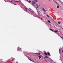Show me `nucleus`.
<instances>
[{
    "mask_svg": "<svg viewBox=\"0 0 63 63\" xmlns=\"http://www.w3.org/2000/svg\"><path fill=\"white\" fill-rule=\"evenodd\" d=\"M32 4L33 5H34L36 4V2H35V1H32Z\"/></svg>",
    "mask_w": 63,
    "mask_h": 63,
    "instance_id": "nucleus-1",
    "label": "nucleus"
},
{
    "mask_svg": "<svg viewBox=\"0 0 63 63\" xmlns=\"http://www.w3.org/2000/svg\"><path fill=\"white\" fill-rule=\"evenodd\" d=\"M17 50H18V51L21 50V48H20L19 47H18V48L17 49Z\"/></svg>",
    "mask_w": 63,
    "mask_h": 63,
    "instance_id": "nucleus-2",
    "label": "nucleus"
},
{
    "mask_svg": "<svg viewBox=\"0 0 63 63\" xmlns=\"http://www.w3.org/2000/svg\"><path fill=\"white\" fill-rule=\"evenodd\" d=\"M42 10H43V11L44 12H46V10L44 9V8H43V7H42Z\"/></svg>",
    "mask_w": 63,
    "mask_h": 63,
    "instance_id": "nucleus-3",
    "label": "nucleus"
},
{
    "mask_svg": "<svg viewBox=\"0 0 63 63\" xmlns=\"http://www.w3.org/2000/svg\"><path fill=\"white\" fill-rule=\"evenodd\" d=\"M38 56L39 57V59H41V58L42 57H41V55H40V56Z\"/></svg>",
    "mask_w": 63,
    "mask_h": 63,
    "instance_id": "nucleus-4",
    "label": "nucleus"
},
{
    "mask_svg": "<svg viewBox=\"0 0 63 63\" xmlns=\"http://www.w3.org/2000/svg\"><path fill=\"white\" fill-rule=\"evenodd\" d=\"M45 58H48V57L47 56H45L44 58V59H45Z\"/></svg>",
    "mask_w": 63,
    "mask_h": 63,
    "instance_id": "nucleus-5",
    "label": "nucleus"
},
{
    "mask_svg": "<svg viewBox=\"0 0 63 63\" xmlns=\"http://www.w3.org/2000/svg\"><path fill=\"white\" fill-rule=\"evenodd\" d=\"M44 54L45 55H46V56H47V53L46 52L44 53Z\"/></svg>",
    "mask_w": 63,
    "mask_h": 63,
    "instance_id": "nucleus-6",
    "label": "nucleus"
},
{
    "mask_svg": "<svg viewBox=\"0 0 63 63\" xmlns=\"http://www.w3.org/2000/svg\"><path fill=\"white\" fill-rule=\"evenodd\" d=\"M28 59H29V60H30V61H32V62H34V61H32V60L31 59L29 58H28Z\"/></svg>",
    "mask_w": 63,
    "mask_h": 63,
    "instance_id": "nucleus-7",
    "label": "nucleus"
},
{
    "mask_svg": "<svg viewBox=\"0 0 63 63\" xmlns=\"http://www.w3.org/2000/svg\"><path fill=\"white\" fill-rule=\"evenodd\" d=\"M47 54L49 56H50V53H49L48 52L47 53Z\"/></svg>",
    "mask_w": 63,
    "mask_h": 63,
    "instance_id": "nucleus-8",
    "label": "nucleus"
},
{
    "mask_svg": "<svg viewBox=\"0 0 63 63\" xmlns=\"http://www.w3.org/2000/svg\"><path fill=\"white\" fill-rule=\"evenodd\" d=\"M50 30H51V31H52V32H54V31H53V30L52 29H50Z\"/></svg>",
    "mask_w": 63,
    "mask_h": 63,
    "instance_id": "nucleus-9",
    "label": "nucleus"
},
{
    "mask_svg": "<svg viewBox=\"0 0 63 63\" xmlns=\"http://www.w3.org/2000/svg\"><path fill=\"white\" fill-rule=\"evenodd\" d=\"M37 54H38V55H40V54H41V53H37Z\"/></svg>",
    "mask_w": 63,
    "mask_h": 63,
    "instance_id": "nucleus-10",
    "label": "nucleus"
},
{
    "mask_svg": "<svg viewBox=\"0 0 63 63\" xmlns=\"http://www.w3.org/2000/svg\"><path fill=\"white\" fill-rule=\"evenodd\" d=\"M54 32H55V33H57V31H54Z\"/></svg>",
    "mask_w": 63,
    "mask_h": 63,
    "instance_id": "nucleus-11",
    "label": "nucleus"
},
{
    "mask_svg": "<svg viewBox=\"0 0 63 63\" xmlns=\"http://www.w3.org/2000/svg\"><path fill=\"white\" fill-rule=\"evenodd\" d=\"M57 8H59V6H57Z\"/></svg>",
    "mask_w": 63,
    "mask_h": 63,
    "instance_id": "nucleus-12",
    "label": "nucleus"
},
{
    "mask_svg": "<svg viewBox=\"0 0 63 63\" xmlns=\"http://www.w3.org/2000/svg\"><path fill=\"white\" fill-rule=\"evenodd\" d=\"M28 2L29 3H31V1H30V0Z\"/></svg>",
    "mask_w": 63,
    "mask_h": 63,
    "instance_id": "nucleus-13",
    "label": "nucleus"
},
{
    "mask_svg": "<svg viewBox=\"0 0 63 63\" xmlns=\"http://www.w3.org/2000/svg\"><path fill=\"white\" fill-rule=\"evenodd\" d=\"M34 1H35V2H38V0H35Z\"/></svg>",
    "mask_w": 63,
    "mask_h": 63,
    "instance_id": "nucleus-14",
    "label": "nucleus"
},
{
    "mask_svg": "<svg viewBox=\"0 0 63 63\" xmlns=\"http://www.w3.org/2000/svg\"><path fill=\"white\" fill-rule=\"evenodd\" d=\"M13 1V0H10V2H12Z\"/></svg>",
    "mask_w": 63,
    "mask_h": 63,
    "instance_id": "nucleus-15",
    "label": "nucleus"
},
{
    "mask_svg": "<svg viewBox=\"0 0 63 63\" xmlns=\"http://www.w3.org/2000/svg\"><path fill=\"white\" fill-rule=\"evenodd\" d=\"M15 2L18 3V2L19 1H15L14 2Z\"/></svg>",
    "mask_w": 63,
    "mask_h": 63,
    "instance_id": "nucleus-16",
    "label": "nucleus"
},
{
    "mask_svg": "<svg viewBox=\"0 0 63 63\" xmlns=\"http://www.w3.org/2000/svg\"><path fill=\"white\" fill-rule=\"evenodd\" d=\"M25 9L27 11V8L26 7V8H25Z\"/></svg>",
    "mask_w": 63,
    "mask_h": 63,
    "instance_id": "nucleus-17",
    "label": "nucleus"
},
{
    "mask_svg": "<svg viewBox=\"0 0 63 63\" xmlns=\"http://www.w3.org/2000/svg\"><path fill=\"white\" fill-rule=\"evenodd\" d=\"M48 22H49V23H50V21H49L48 20Z\"/></svg>",
    "mask_w": 63,
    "mask_h": 63,
    "instance_id": "nucleus-18",
    "label": "nucleus"
},
{
    "mask_svg": "<svg viewBox=\"0 0 63 63\" xmlns=\"http://www.w3.org/2000/svg\"><path fill=\"white\" fill-rule=\"evenodd\" d=\"M29 9H30V10H31V11H32V10L31 9V8H29Z\"/></svg>",
    "mask_w": 63,
    "mask_h": 63,
    "instance_id": "nucleus-19",
    "label": "nucleus"
},
{
    "mask_svg": "<svg viewBox=\"0 0 63 63\" xmlns=\"http://www.w3.org/2000/svg\"><path fill=\"white\" fill-rule=\"evenodd\" d=\"M39 7V6H38V5H37V8H38Z\"/></svg>",
    "mask_w": 63,
    "mask_h": 63,
    "instance_id": "nucleus-20",
    "label": "nucleus"
},
{
    "mask_svg": "<svg viewBox=\"0 0 63 63\" xmlns=\"http://www.w3.org/2000/svg\"><path fill=\"white\" fill-rule=\"evenodd\" d=\"M47 17H49V16H48V15H47Z\"/></svg>",
    "mask_w": 63,
    "mask_h": 63,
    "instance_id": "nucleus-21",
    "label": "nucleus"
},
{
    "mask_svg": "<svg viewBox=\"0 0 63 63\" xmlns=\"http://www.w3.org/2000/svg\"><path fill=\"white\" fill-rule=\"evenodd\" d=\"M60 23H61L60 22H58V23H59V24H60Z\"/></svg>",
    "mask_w": 63,
    "mask_h": 63,
    "instance_id": "nucleus-22",
    "label": "nucleus"
},
{
    "mask_svg": "<svg viewBox=\"0 0 63 63\" xmlns=\"http://www.w3.org/2000/svg\"><path fill=\"white\" fill-rule=\"evenodd\" d=\"M54 2H55L56 3V4H57V3L56 2V1H55L54 0Z\"/></svg>",
    "mask_w": 63,
    "mask_h": 63,
    "instance_id": "nucleus-23",
    "label": "nucleus"
},
{
    "mask_svg": "<svg viewBox=\"0 0 63 63\" xmlns=\"http://www.w3.org/2000/svg\"><path fill=\"white\" fill-rule=\"evenodd\" d=\"M61 47H60V49H59V51H60V49H61Z\"/></svg>",
    "mask_w": 63,
    "mask_h": 63,
    "instance_id": "nucleus-24",
    "label": "nucleus"
},
{
    "mask_svg": "<svg viewBox=\"0 0 63 63\" xmlns=\"http://www.w3.org/2000/svg\"><path fill=\"white\" fill-rule=\"evenodd\" d=\"M61 37V38H62V39H63V38L62 37Z\"/></svg>",
    "mask_w": 63,
    "mask_h": 63,
    "instance_id": "nucleus-25",
    "label": "nucleus"
},
{
    "mask_svg": "<svg viewBox=\"0 0 63 63\" xmlns=\"http://www.w3.org/2000/svg\"><path fill=\"white\" fill-rule=\"evenodd\" d=\"M62 52H63V50H62Z\"/></svg>",
    "mask_w": 63,
    "mask_h": 63,
    "instance_id": "nucleus-26",
    "label": "nucleus"
},
{
    "mask_svg": "<svg viewBox=\"0 0 63 63\" xmlns=\"http://www.w3.org/2000/svg\"><path fill=\"white\" fill-rule=\"evenodd\" d=\"M41 20H42V19H43V18H41Z\"/></svg>",
    "mask_w": 63,
    "mask_h": 63,
    "instance_id": "nucleus-27",
    "label": "nucleus"
},
{
    "mask_svg": "<svg viewBox=\"0 0 63 63\" xmlns=\"http://www.w3.org/2000/svg\"><path fill=\"white\" fill-rule=\"evenodd\" d=\"M16 63H18V62H16Z\"/></svg>",
    "mask_w": 63,
    "mask_h": 63,
    "instance_id": "nucleus-28",
    "label": "nucleus"
},
{
    "mask_svg": "<svg viewBox=\"0 0 63 63\" xmlns=\"http://www.w3.org/2000/svg\"><path fill=\"white\" fill-rule=\"evenodd\" d=\"M27 1H28V0H27Z\"/></svg>",
    "mask_w": 63,
    "mask_h": 63,
    "instance_id": "nucleus-29",
    "label": "nucleus"
},
{
    "mask_svg": "<svg viewBox=\"0 0 63 63\" xmlns=\"http://www.w3.org/2000/svg\"><path fill=\"white\" fill-rule=\"evenodd\" d=\"M46 62H47V60H46Z\"/></svg>",
    "mask_w": 63,
    "mask_h": 63,
    "instance_id": "nucleus-30",
    "label": "nucleus"
},
{
    "mask_svg": "<svg viewBox=\"0 0 63 63\" xmlns=\"http://www.w3.org/2000/svg\"><path fill=\"white\" fill-rule=\"evenodd\" d=\"M57 4L58 5V3H57Z\"/></svg>",
    "mask_w": 63,
    "mask_h": 63,
    "instance_id": "nucleus-31",
    "label": "nucleus"
},
{
    "mask_svg": "<svg viewBox=\"0 0 63 63\" xmlns=\"http://www.w3.org/2000/svg\"><path fill=\"white\" fill-rule=\"evenodd\" d=\"M51 61H53V60H52Z\"/></svg>",
    "mask_w": 63,
    "mask_h": 63,
    "instance_id": "nucleus-32",
    "label": "nucleus"
},
{
    "mask_svg": "<svg viewBox=\"0 0 63 63\" xmlns=\"http://www.w3.org/2000/svg\"><path fill=\"white\" fill-rule=\"evenodd\" d=\"M51 0H49V1H50Z\"/></svg>",
    "mask_w": 63,
    "mask_h": 63,
    "instance_id": "nucleus-33",
    "label": "nucleus"
},
{
    "mask_svg": "<svg viewBox=\"0 0 63 63\" xmlns=\"http://www.w3.org/2000/svg\"><path fill=\"white\" fill-rule=\"evenodd\" d=\"M39 6H40V5H39Z\"/></svg>",
    "mask_w": 63,
    "mask_h": 63,
    "instance_id": "nucleus-34",
    "label": "nucleus"
}]
</instances>
